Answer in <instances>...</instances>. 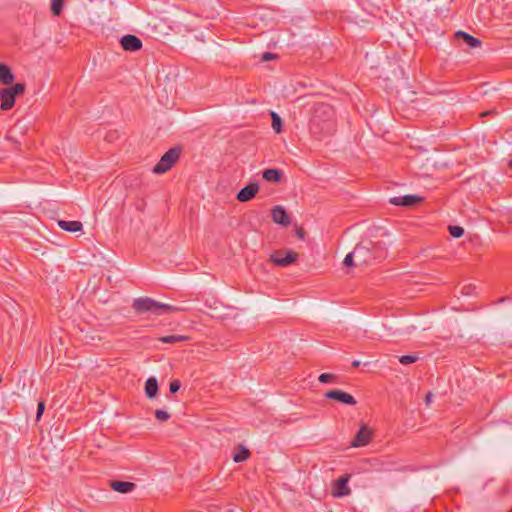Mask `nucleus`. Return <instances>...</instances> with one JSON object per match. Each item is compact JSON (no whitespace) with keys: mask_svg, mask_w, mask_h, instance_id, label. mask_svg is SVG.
I'll return each mask as SVG.
<instances>
[{"mask_svg":"<svg viewBox=\"0 0 512 512\" xmlns=\"http://www.w3.org/2000/svg\"><path fill=\"white\" fill-rule=\"evenodd\" d=\"M372 431L365 425L360 426L359 431L356 433L353 441L351 442L352 447H363L366 446L371 439Z\"/></svg>","mask_w":512,"mask_h":512,"instance_id":"nucleus-11","label":"nucleus"},{"mask_svg":"<svg viewBox=\"0 0 512 512\" xmlns=\"http://www.w3.org/2000/svg\"><path fill=\"white\" fill-rule=\"evenodd\" d=\"M45 410V402L39 401L37 405L36 420L39 421Z\"/></svg>","mask_w":512,"mask_h":512,"instance_id":"nucleus-30","label":"nucleus"},{"mask_svg":"<svg viewBox=\"0 0 512 512\" xmlns=\"http://www.w3.org/2000/svg\"><path fill=\"white\" fill-rule=\"evenodd\" d=\"M271 119H272V128L275 131V133H280L282 131V119L281 117L274 111L270 112Z\"/></svg>","mask_w":512,"mask_h":512,"instance_id":"nucleus-23","label":"nucleus"},{"mask_svg":"<svg viewBox=\"0 0 512 512\" xmlns=\"http://www.w3.org/2000/svg\"><path fill=\"white\" fill-rule=\"evenodd\" d=\"M373 246L376 247L375 252L373 254H380L381 252H383L384 257L386 256V250L382 243H380V242L374 243L373 242Z\"/></svg>","mask_w":512,"mask_h":512,"instance_id":"nucleus-32","label":"nucleus"},{"mask_svg":"<svg viewBox=\"0 0 512 512\" xmlns=\"http://www.w3.org/2000/svg\"><path fill=\"white\" fill-rule=\"evenodd\" d=\"M158 306L159 302L149 297L137 298L132 304V308L138 314L151 313L154 315H161V311H159Z\"/></svg>","mask_w":512,"mask_h":512,"instance_id":"nucleus-5","label":"nucleus"},{"mask_svg":"<svg viewBox=\"0 0 512 512\" xmlns=\"http://www.w3.org/2000/svg\"><path fill=\"white\" fill-rule=\"evenodd\" d=\"M119 42L122 49L125 51L136 52L142 48L141 39L133 34L124 35Z\"/></svg>","mask_w":512,"mask_h":512,"instance_id":"nucleus-9","label":"nucleus"},{"mask_svg":"<svg viewBox=\"0 0 512 512\" xmlns=\"http://www.w3.org/2000/svg\"><path fill=\"white\" fill-rule=\"evenodd\" d=\"M181 155V147L175 146L170 148L154 166L153 172L155 174H163L170 170L173 165L177 162Z\"/></svg>","mask_w":512,"mask_h":512,"instance_id":"nucleus-4","label":"nucleus"},{"mask_svg":"<svg viewBox=\"0 0 512 512\" xmlns=\"http://www.w3.org/2000/svg\"><path fill=\"white\" fill-rule=\"evenodd\" d=\"M259 190V185L256 182H251L242 189H240L236 195V199L239 202H248L254 198Z\"/></svg>","mask_w":512,"mask_h":512,"instance_id":"nucleus-12","label":"nucleus"},{"mask_svg":"<svg viewBox=\"0 0 512 512\" xmlns=\"http://www.w3.org/2000/svg\"><path fill=\"white\" fill-rule=\"evenodd\" d=\"M159 311H161V315L168 314V313H175V312H184L187 311L188 308L185 306H175L170 304H165L159 302Z\"/></svg>","mask_w":512,"mask_h":512,"instance_id":"nucleus-20","label":"nucleus"},{"mask_svg":"<svg viewBox=\"0 0 512 512\" xmlns=\"http://www.w3.org/2000/svg\"><path fill=\"white\" fill-rule=\"evenodd\" d=\"M325 397L346 405H355L357 403L351 394L338 389L328 391Z\"/></svg>","mask_w":512,"mask_h":512,"instance_id":"nucleus-10","label":"nucleus"},{"mask_svg":"<svg viewBox=\"0 0 512 512\" xmlns=\"http://www.w3.org/2000/svg\"><path fill=\"white\" fill-rule=\"evenodd\" d=\"M375 248L373 246V242H361L357 244L354 248L357 264L359 266H367L370 265L374 260L380 261L384 258V253L380 254H372L375 252Z\"/></svg>","mask_w":512,"mask_h":512,"instance_id":"nucleus-2","label":"nucleus"},{"mask_svg":"<svg viewBox=\"0 0 512 512\" xmlns=\"http://www.w3.org/2000/svg\"><path fill=\"white\" fill-rule=\"evenodd\" d=\"M58 225L61 229L68 232H78L82 230V223L80 221L59 220Z\"/></svg>","mask_w":512,"mask_h":512,"instance_id":"nucleus-19","label":"nucleus"},{"mask_svg":"<svg viewBox=\"0 0 512 512\" xmlns=\"http://www.w3.org/2000/svg\"><path fill=\"white\" fill-rule=\"evenodd\" d=\"M432 397H433V394L431 392H428L426 397H425V404L427 406H429L430 403L432 402Z\"/></svg>","mask_w":512,"mask_h":512,"instance_id":"nucleus-36","label":"nucleus"},{"mask_svg":"<svg viewBox=\"0 0 512 512\" xmlns=\"http://www.w3.org/2000/svg\"><path fill=\"white\" fill-rule=\"evenodd\" d=\"M155 418L160 422H165L170 418V414L164 410L158 409L155 411Z\"/></svg>","mask_w":512,"mask_h":512,"instance_id":"nucleus-28","label":"nucleus"},{"mask_svg":"<svg viewBox=\"0 0 512 512\" xmlns=\"http://www.w3.org/2000/svg\"><path fill=\"white\" fill-rule=\"evenodd\" d=\"M335 378H336V376H335V375H333V374H330V373H322V374H320V375H319L318 380H319V382H321V383H329V382L334 381V380H335Z\"/></svg>","mask_w":512,"mask_h":512,"instance_id":"nucleus-29","label":"nucleus"},{"mask_svg":"<svg viewBox=\"0 0 512 512\" xmlns=\"http://www.w3.org/2000/svg\"><path fill=\"white\" fill-rule=\"evenodd\" d=\"M348 481V475L341 476L340 478H338L334 483L332 495L337 498L349 495L351 490L348 487Z\"/></svg>","mask_w":512,"mask_h":512,"instance_id":"nucleus-13","label":"nucleus"},{"mask_svg":"<svg viewBox=\"0 0 512 512\" xmlns=\"http://www.w3.org/2000/svg\"><path fill=\"white\" fill-rule=\"evenodd\" d=\"M304 235H305V231L303 228L301 227H298L296 229V236L299 238V239H304Z\"/></svg>","mask_w":512,"mask_h":512,"instance_id":"nucleus-35","label":"nucleus"},{"mask_svg":"<svg viewBox=\"0 0 512 512\" xmlns=\"http://www.w3.org/2000/svg\"><path fill=\"white\" fill-rule=\"evenodd\" d=\"M250 456V451L243 445L237 447V451L233 454V460L237 463L246 461Z\"/></svg>","mask_w":512,"mask_h":512,"instance_id":"nucleus-21","label":"nucleus"},{"mask_svg":"<svg viewBox=\"0 0 512 512\" xmlns=\"http://www.w3.org/2000/svg\"><path fill=\"white\" fill-rule=\"evenodd\" d=\"M272 220L279 225L288 226L291 223L290 216L284 207L277 205L271 210Z\"/></svg>","mask_w":512,"mask_h":512,"instance_id":"nucleus-14","label":"nucleus"},{"mask_svg":"<svg viewBox=\"0 0 512 512\" xmlns=\"http://www.w3.org/2000/svg\"><path fill=\"white\" fill-rule=\"evenodd\" d=\"M360 364H361V363H360V361H359V360H354V361L352 362V366H353V367H355V368L359 367V366H360Z\"/></svg>","mask_w":512,"mask_h":512,"instance_id":"nucleus-38","label":"nucleus"},{"mask_svg":"<svg viewBox=\"0 0 512 512\" xmlns=\"http://www.w3.org/2000/svg\"><path fill=\"white\" fill-rule=\"evenodd\" d=\"M188 340H190L189 336H186V335H176V334L167 335V336H163V337L159 338V341H161L163 343H167V344H173V343H177V342H184V341H188Z\"/></svg>","mask_w":512,"mask_h":512,"instance_id":"nucleus-22","label":"nucleus"},{"mask_svg":"<svg viewBox=\"0 0 512 512\" xmlns=\"http://www.w3.org/2000/svg\"><path fill=\"white\" fill-rule=\"evenodd\" d=\"M180 387H181V382L179 380H173L170 383L169 390L172 394H174L179 391Z\"/></svg>","mask_w":512,"mask_h":512,"instance_id":"nucleus-31","label":"nucleus"},{"mask_svg":"<svg viewBox=\"0 0 512 512\" xmlns=\"http://www.w3.org/2000/svg\"><path fill=\"white\" fill-rule=\"evenodd\" d=\"M334 109L327 103H317L314 106L310 123V132L317 139L332 134L334 131Z\"/></svg>","mask_w":512,"mask_h":512,"instance_id":"nucleus-1","label":"nucleus"},{"mask_svg":"<svg viewBox=\"0 0 512 512\" xmlns=\"http://www.w3.org/2000/svg\"><path fill=\"white\" fill-rule=\"evenodd\" d=\"M298 254L294 251H276L271 255L270 260L275 265L280 267H286L296 261Z\"/></svg>","mask_w":512,"mask_h":512,"instance_id":"nucleus-6","label":"nucleus"},{"mask_svg":"<svg viewBox=\"0 0 512 512\" xmlns=\"http://www.w3.org/2000/svg\"><path fill=\"white\" fill-rule=\"evenodd\" d=\"M495 111L494 110H488V111H485L481 114V116H487V115H491V114H494Z\"/></svg>","mask_w":512,"mask_h":512,"instance_id":"nucleus-37","label":"nucleus"},{"mask_svg":"<svg viewBox=\"0 0 512 512\" xmlns=\"http://www.w3.org/2000/svg\"><path fill=\"white\" fill-rule=\"evenodd\" d=\"M63 3L64 0H51V11L54 15L58 16L61 14Z\"/></svg>","mask_w":512,"mask_h":512,"instance_id":"nucleus-25","label":"nucleus"},{"mask_svg":"<svg viewBox=\"0 0 512 512\" xmlns=\"http://www.w3.org/2000/svg\"><path fill=\"white\" fill-rule=\"evenodd\" d=\"M343 264L345 266H347V267L359 266V264H357L356 255H355V250L354 249H353L352 252H350V253H348L346 255V257L344 258Z\"/></svg>","mask_w":512,"mask_h":512,"instance_id":"nucleus-24","label":"nucleus"},{"mask_svg":"<svg viewBox=\"0 0 512 512\" xmlns=\"http://www.w3.org/2000/svg\"><path fill=\"white\" fill-rule=\"evenodd\" d=\"M145 394L148 398L152 399L157 396L159 386L158 381L155 377H150L145 382Z\"/></svg>","mask_w":512,"mask_h":512,"instance_id":"nucleus-18","label":"nucleus"},{"mask_svg":"<svg viewBox=\"0 0 512 512\" xmlns=\"http://www.w3.org/2000/svg\"><path fill=\"white\" fill-rule=\"evenodd\" d=\"M14 74L10 67L4 63H0V82L6 86L13 84Z\"/></svg>","mask_w":512,"mask_h":512,"instance_id":"nucleus-17","label":"nucleus"},{"mask_svg":"<svg viewBox=\"0 0 512 512\" xmlns=\"http://www.w3.org/2000/svg\"><path fill=\"white\" fill-rule=\"evenodd\" d=\"M423 201L419 195H404L390 198L389 202L395 206L414 207Z\"/></svg>","mask_w":512,"mask_h":512,"instance_id":"nucleus-8","label":"nucleus"},{"mask_svg":"<svg viewBox=\"0 0 512 512\" xmlns=\"http://www.w3.org/2000/svg\"><path fill=\"white\" fill-rule=\"evenodd\" d=\"M418 360V357L416 355H403L399 357V361L403 365H408L411 363H414Z\"/></svg>","mask_w":512,"mask_h":512,"instance_id":"nucleus-27","label":"nucleus"},{"mask_svg":"<svg viewBox=\"0 0 512 512\" xmlns=\"http://www.w3.org/2000/svg\"><path fill=\"white\" fill-rule=\"evenodd\" d=\"M109 485L114 491L122 494L130 493L136 487V484L133 482L119 480H112Z\"/></svg>","mask_w":512,"mask_h":512,"instance_id":"nucleus-15","label":"nucleus"},{"mask_svg":"<svg viewBox=\"0 0 512 512\" xmlns=\"http://www.w3.org/2000/svg\"><path fill=\"white\" fill-rule=\"evenodd\" d=\"M262 176H263V179L266 180L267 182L279 183L282 180L284 173L280 169L269 168V169L263 170Z\"/></svg>","mask_w":512,"mask_h":512,"instance_id":"nucleus-16","label":"nucleus"},{"mask_svg":"<svg viewBox=\"0 0 512 512\" xmlns=\"http://www.w3.org/2000/svg\"><path fill=\"white\" fill-rule=\"evenodd\" d=\"M509 166H512V159L509 161Z\"/></svg>","mask_w":512,"mask_h":512,"instance_id":"nucleus-39","label":"nucleus"},{"mask_svg":"<svg viewBox=\"0 0 512 512\" xmlns=\"http://www.w3.org/2000/svg\"><path fill=\"white\" fill-rule=\"evenodd\" d=\"M453 41L458 43L459 45H465L468 48L480 47L482 44V42L478 38L464 31L455 32L453 36Z\"/></svg>","mask_w":512,"mask_h":512,"instance_id":"nucleus-7","label":"nucleus"},{"mask_svg":"<svg viewBox=\"0 0 512 512\" xmlns=\"http://www.w3.org/2000/svg\"><path fill=\"white\" fill-rule=\"evenodd\" d=\"M464 235V229L458 225H450V236L453 238H460Z\"/></svg>","mask_w":512,"mask_h":512,"instance_id":"nucleus-26","label":"nucleus"},{"mask_svg":"<svg viewBox=\"0 0 512 512\" xmlns=\"http://www.w3.org/2000/svg\"><path fill=\"white\" fill-rule=\"evenodd\" d=\"M25 91L24 83H16L9 88L0 90L1 106L0 108L4 111L10 110L14 104L17 96H20Z\"/></svg>","mask_w":512,"mask_h":512,"instance_id":"nucleus-3","label":"nucleus"},{"mask_svg":"<svg viewBox=\"0 0 512 512\" xmlns=\"http://www.w3.org/2000/svg\"><path fill=\"white\" fill-rule=\"evenodd\" d=\"M474 290H475V287L472 286L471 284H469V285L463 286L461 288V293L464 295H471Z\"/></svg>","mask_w":512,"mask_h":512,"instance_id":"nucleus-33","label":"nucleus"},{"mask_svg":"<svg viewBox=\"0 0 512 512\" xmlns=\"http://www.w3.org/2000/svg\"><path fill=\"white\" fill-rule=\"evenodd\" d=\"M274 58H276V55H275V54H273V53H270V52H265V53L262 55V57H261V59H262L263 61H268V60H271V59H274Z\"/></svg>","mask_w":512,"mask_h":512,"instance_id":"nucleus-34","label":"nucleus"}]
</instances>
